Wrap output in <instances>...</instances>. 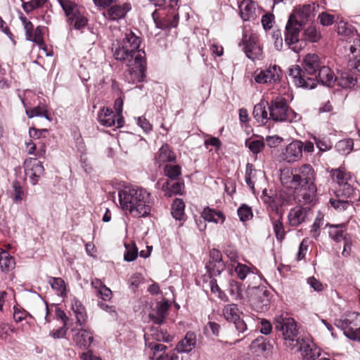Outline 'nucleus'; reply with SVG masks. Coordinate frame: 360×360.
<instances>
[{
  "label": "nucleus",
  "mask_w": 360,
  "mask_h": 360,
  "mask_svg": "<svg viewBox=\"0 0 360 360\" xmlns=\"http://www.w3.org/2000/svg\"><path fill=\"white\" fill-rule=\"evenodd\" d=\"M141 39L132 31L127 30L121 44L112 49L113 56L129 68V71L137 75L139 79L145 77L146 61L145 52L140 49Z\"/></svg>",
  "instance_id": "obj_1"
},
{
  "label": "nucleus",
  "mask_w": 360,
  "mask_h": 360,
  "mask_svg": "<svg viewBox=\"0 0 360 360\" xmlns=\"http://www.w3.org/2000/svg\"><path fill=\"white\" fill-rule=\"evenodd\" d=\"M274 327L276 330L282 331L284 344L290 349L301 352L306 359H315L320 355V349L313 342L298 337L297 324L294 319L283 314L276 316Z\"/></svg>",
  "instance_id": "obj_2"
},
{
  "label": "nucleus",
  "mask_w": 360,
  "mask_h": 360,
  "mask_svg": "<svg viewBox=\"0 0 360 360\" xmlns=\"http://www.w3.org/2000/svg\"><path fill=\"white\" fill-rule=\"evenodd\" d=\"M121 207L134 217H144L150 212L151 195L146 189L126 186L118 191Z\"/></svg>",
  "instance_id": "obj_3"
},
{
  "label": "nucleus",
  "mask_w": 360,
  "mask_h": 360,
  "mask_svg": "<svg viewBox=\"0 0 360 360\" xmlns=\"http://www.w3.org/2000/svg\"><path fill=\"white\" fill-rule=\"evenodd\" d=\"M320 68L319 57L309 53L303 59L302 67L295 65L289 68V76L296 86L312 89L316 86V73Z\"/></svg>",
  "instance_id": "obj_4"
},
{
  "label": "nucleus",
  "mask_w": 360,
  "mask_h": 360,
  "mask_svg": "<svg viewBox=\"0 0 360 360\" xmlns=\"http://www.w3.org/2000/svg\"><path fill=\"white\" fill-rule=\"evenodd\" d=\"M315 172L311 165L304 164L292 169L281 170L280 181L285 187H296L302 184H315Z\"/></svg>",
  "instance_id": "obj_5"
},
{
  "label": "nucleus",
  "mask_w": 360,
  "mask_h": 360,
  "mask_svg": "<svg viewBox=\"0 0 360 360\" xmlns=\"http://www.w3.org/2000/svg\"><path fill=\"white\" fill-rule=\"evenodd\" d=\"M179 0H169L162 6L160 11L155 10L152 13L154 22L158 28L165 30L169 27H176L178 25L179 14L176 12L174 7ZM162 8V6L160 7Z\"/></svg>",
  "instance_id": "obj_6"
},
{
  "label": "nucleus",
  "mask_w": 360,
  "mask_h": 360,
  "mask_svg": "<svg viewBox=\"0 0 360 360\" xmlns=\"http://www.w3.org/2000/svg\"><path fill=\"white\" fill-rule=\"evenodd\" d=\"M330 176L333 182L338 187L335 191L336 197L350 198L354 193V188L352 185V176L344 167L333 169L330 171Z\"/></svg>",
  "instance_id": "obj_7"
},
{
  "label": "nucleus",
  "mask_w": 360,
  "mask_h": 360,
  "mask_svg": "<svg viewBox=\"0 0 360 360\" xmlns=\"http://www.w3.org/2000/svg\"><path fill=\"white\" fill-rule=\"evenodd\" d=\"M67 18V22L76 30L84 27L87 18L81 13L79 6L70 0H57Z\"/></svg>",
  "instance_id": "obj_8"
},
{
  "label": "nucleus",
  "mask_w": 360,
  "mask_h": 360,
  "mask_svg": "<svg viewBox=\"0 0 360 360\" xmlns=\"http://www.w3.org/2000/svg\"><path fill=\"white\" fill-rule=\"evenodd\" d=\"M335 325L341 328L349 339L360 341V313L349 312L343 319L337 321Z\"/></svg>",
  "instance_id": "obj_9"
},
{
  "label": "nucleus",
  "mask_w": 360,
  "mask_h": 360,
  "mask_svg": "<svg viewBox=\"0 0 360 360\" xmlns=\"http://www.w3.org/2000/svg\"><path fill=\"white\" fill-rule=\"evenodd\" d=\"M302 25L301 22L294 17H289L285 25V42L295 53H299L302 49V42L299 39Z\"/></svg>",
  "instance_id": "obj_10"
},
{
  "label": "nucleus",
  "mask_w": 360,
  "mask_h": 360,
  "mask_svg": "<svg viewBox=\"0 0 360 360\" xmlns=\"http://www.w3.org/2000/svg\"><path fill=\"white\" fill-rule=\"evenodd\" d=\"M242 44L246 56L252 60L262 58L263 51L259 44V37L255 33H243Z\"/></svg>",
  "instance_id": "obj_11"
},
{
  "label": "nucleus",
  "mask_w": 360,
  "mask_h": 360,
  "mask_svg": "<svg viewBox=\"0 0 360 360\" xmlns=\"http://www.w3.org/2000/svg\"><path fill=\"white\" fill-rule=\"evenodd\" d=\"M282 77V70L276 65L257 70L255 72V81L258 84H274L280 82Z\"/></svg>",
  "instance_id": "obj_12"
},
{
  "label": "nucleus",
  "mask_w": 360,
  "mask_h": 360,
  "mask_svg": "<svg viewBox=\"0 0 360 360\" xmlns=\"http://www.w3.org/2000/svg\"><path fill=\"white\" fill-rule=\"evenodd\" d=\"M270 293L264 288H254L251 292L250 302L252 307L258 312L268 310L270 305Z\"/></svg>",
  "instance_id": "obj_13"
},
{
  "label": "nucleus",
  "mask_w": 360,
  "mask_h": 360,
  "mask_svg": "<svg viewBox=\"0 0 360 360\" xmlns=\"http://www.w3.org/2000/svg\"><path fill=\"white\" fill-rule=\"evenodd\" d=\"M295 190V198L299 203L307 205L313 202L316 196L315 184H302L296 187H288Z\"/></svg>",
  "instance_id": "obj_14"
},
{
  "label": "nucleus",
  "mask_w": 360,
  "mask_h": 360,
  "mask_svg": "<svg viewBox=\"0 0 360 360\" xmlns=\"http://www.w3.org/2000/svg\"><path fill=\"white\" fill-rule=\"evenodd\" d=\"M160 186L164 194L167 197H172L176 195H183L184 193V181L182 179L177 180H164L160 179L157 184Z\"/></svg>",
  "instance_id": "obj_15"
},
{
  "label": "nucleus",
  "mask_w": 360,
  "mask_h": 360,
  "mask_svg": "<svg viewBox=\"0 0 360 360\" xmlns=\"http://www.w3.org/2000/svg\"><path fill=\"white\" fill-rule=\"evenodd\" d=\"M24 167L25 175L30 179V183L32 185L37 184L44 173L42 163L36 158H30L25 160Z\"/></svg>",
  "instance_id": "obj_16"
},
{
  "label": "nucleus",
  "mask_w": 360,
  "mask_h": 360,
  "mask_svg": "<svg viewBox=\"0 0 360 360\" xmlns=\"http://www.w3.org/2000/svg\"><path fill=\"white\" fill-rule=\"evenodd\" d=\"M98 119L101 124L106 127L120 128L124 124L122 116L115 115L109 108H103L98 112Z\"/></svg>",
  "instance_id": "obj_17"
},
{
  "label": "nucleus",
  "mask_w": 360,
  "mask_h": 360,
  "mask_svg": "<svg viewBox=\"0 0 360 360\" xmlns=\"http://www.w3.org/2000/svg\"><path fill=\"white\" fill-rule=\"evenodd\" d=\"M302 151L303 142L298 140L293 141L283 149L281 158L287 162H295L302 158Z\"/></svg>",
  "instance_id": "obj_18"
},
{
  "label": "nucleus",
  "mask_w": 360,
  "mask_h": 360,
  "mask_svg": "<svg viewBox=\"0 0 360 360\" xmlns=\"http://www.w3.org/2000/svg\"><path fill=\"white\" fill-rule=\"evenodd\" d=\"M288 105L285 98L276 97L269 106V117L276 122H283Z\"/></svg>",
  "instance_id": "obj_19"
},
{
  "label": "nucleus",
  "mask_w": 360,
  "mask_h": 360,
  "mask_svg": "<svg viewBox=\"0 0 360 360\" xmlns=\"http://www.w3.org/2000/svg\"><path fill=\"white\" fill-rule=\"evenodd\" d=\"M239 9L244 21L253 20L262 13L257 4L252 0H243L239 4Z\"/></svg>",
  "instance_id": "obj_20"
},
{
  "label": "nucleus",
  "mask_w": 360,
  "mask_h": 360,
  "mask_svg": "<svg viewBox=\"0 0 360 360\" xmlns=\"http://www.w3.org/2000/svg\"><path fill=\"white\" fill-rule=\"evenodd\" d=\"M337 32L338 34L344 37L346 41H349V42L352 41L353 44L359 45L360 44V37L356 29L348 22L340 20L338 23Z\"/></svg>",
  "instance_id": "obj_21"
},
{
  "label": "nucleus",
  "mask_w": 360,
  "mask_h": 360,
  "mask_svg": "<svg viewBox=\"0 0 360 360\" xmlns=\"http://www.w3.org/2000/svg\"><path fill=\"white\" fill-rule=\"evenodd\" d=\"M145 335L146 345L150 349V358L152 360H171L169 356L166 353L167 346L155 342H150Z\"/></svg>",
  "instance_id": "obj_22"
},
{
  "label": "nucleus",
  "mask_w": 360,
  "mask_h": 360,
  "mask_svg": "<svg viewBox=\"0 0 360 360\" xmlns=\"http://www.w3.org/2000/svg\"><path fill=\"white\" fill-rule=\"evenodd\" d=\"M94 340L93 333L90 330L81 328L73 335V341L76 345L82 349H88Z\"/></svg>",
  "instance_id": "obj_23"
},
{
  "label": "nucleus",
  "mask_w": 360,
  "mask_h": 360,
  "mask_svg": "<svg viewBox=\"0 0 360 360\" xmlns=\"http://www.w3.org/2000/svg\"><path fill=\"white\" fill-rule=\"evenodd\" d=\"M170 307L167 300L162 302H158L156 304V311L155 313H150L149 314V319L157 325H161L164 323L167 314L168 310Z\"/></svg>",
  "instance_id": "obj_24"
},
{
  "label": "nucleus",
  "mask_w": 360,
  "mask_h": 360,
  "mask_svg": "<svg viewBox=\"0 0 360 360\" xmlns=\"http://www.w3.org/2000/svg\"><path fill=\"white\" fill-rule=\"evenodd\" d=\"M357 74H354V71H349L348 68L341 72H338V76L336 77L335 82L345 89L353 87L357 81Z\"/></svg>",
  "instance_id": "obj_25"
},
{
  "label": "nucleus",
  "mask_w": 360,
  "mask_h": 360,
  "mask_svg": "<svg viewBox=\"0 0 360 360\" xmlns=\"http://www.w3.org/2000/svg\"><path fill=\"white\" fill-rule=\"evenodd\" d=\"M269 104L267 101L262 100L259 103L255 105L252 115L254 118L259 124H264L271 118L269 117Z\"/></svg>",
  "instance_id": "obj_26"
},
{
  "label": "nucleus",
  "mask_w": 360,
  "mask_h": 360,
  "mask_svg": "<svg viewBox=\"0 0 360 360\" xmlns=\"http://www.w3.org/2000/svg\"><path fill=\"white\" fill-rule=\"evenodd\" d=\"M316 73V84L318 82L327 86H332L335 82L336 77L333 71L327 66H321Z\"/></svg>",
  "instance_id": "obj_27"
},
{
  "label": "nucleus",
  "mask_w": 360,
  "mask_h": 360,
  "mask_svg": "<svg viewBox=\"0 0 360 360\" xmlns=\"http://www.w3.org/2000/svg\"><path fill=\"white\" fill-rule=\"evenodd\" d=\"M196 344V335L193 332H188L184 338L176 345V350L178 353H188Z\"/></svg>",
  "instance_id": "obj_28"
},
{
  "label": "nucleus",
  "mask_w": 360,
  "mask_h": 360,
  "mask_svg": "<svg viewBox=\"0 0 360 360\" xmlns=\"http://www.w3.org/2000/svg\"><path fill=\"white\" fill-rule=\"evenodd\" d=\"M307 212L306 208L302 207H295L291 209L288 215L289 224L292 226H297L301 224L305 220Z\"/></svg>",
  "instance_id": "obj_29"
},
{
  "label": "nucleus",
  "mask_w": 360,
  "mask_h": 360,
  "mask_svg": "<svg viewBox=\"0 0 360 360\" xmlns=\"http://www.w3.org/2000/svg\"><path fill=\"white\" fill-rule=\"evenodd\" d=\"M314 8L311 5H303L295 8L293 13L290 17H294L297 20L301 22V25L309 20L314 15Z\"/></svg>",
  "instance_id": "obj_30"
},
{
  "label": "nucleus",
  "mask_w": 360,
  "mask_h": 360,
  "mask_svg": "<svg viewBox=\"0 0 360 360\" xmlns=\"http://www.w3.org/2000/svg\"><path fill=\"white\" fill-rule=\"evenodd\" d=\"M351 53L354 55L353 58L348 61L347 68L349 71H354V74L360 75V44H352L349 46Z\"/></svg>",
  "instance_id": "obj_31"
},
{
  "label": "nucleus",
  "mask_w": 360,
  "mask_h": 360,
  "mask_svg": "<svg viewBox=\"0 0 360 360\" xmlns=\"http://www.w3.org/2000/svg\"><path fill=\"white\" fill-rule=\"evenodd\" d=\"M72 310L75 316L77 323L79 326H82L86 323L87 314L85 307L82 302L77 298L74 297L71 300Z\"/></svg>",
  "instance_id": "obj_32"
},
{
  "label": "nucleus",
  "mask_w": 360,
  "mask_h": 360,
  "mask_svg": "<svg viewBox=\"0 0 360 360\" xmlns=\"http://www.w3.org/2000/svg\"><path fill=\"white\" fill-rule=\"evenodd\" d=\"M155 159L159 166H161L163 163L174 162L176 160V155L168 144H165L160 148Z\"/></svg>",
  "instance_id": "obj_33"
},
{
  "label": "nucleus",
  "mask_w": 360,
  "mask_h": 360,
  "mask_svg": "<svg viewBox=\"0 0 360 360\" xmlns=\"http://www.w3.org/2000/svg\"><path fill=\"white\" fill-rule=\"evenodd\" d=\"M130 7L128 4L115 5L108 10V18L111 20H119L123 18L129 11Z\"/></svg>",
  "instance_id": "obj_34"
},
{
  "label": "nucleus",
  "mask_w": 360,
  "mask_h": 360,
  "mask_svg": "<svg viewBox=\"0 0 360 360\" xmlns=\"http://www.w3.org/2000/svg\"><path fill=\"white\" fill-rule=\"evenodd\" d=\"M250 349L255 353H263L270 351L272 345L266 338L259 336L252 342Z\"/></svg>",
  "instance_id": "obj_35"
},
{
  "label": "nucleus",
  "mask_w": 360,
  "mask_h": 360,
  "mask_svg": "<svg viewBox=\"0 0 360 360\" xmlns=\"http://www.w3.org/2000/svg\"><path fill=\"white\" fill-rule=\"evenodd\" d=\"M202 218L209 222L220 223L223 224L225 220V216L220 211H216L215 210L210 207H206L202 212Z\"/></svg>",
  "instance_id": "obj_36"
},
{
  "label": "nucleus",
  "mask_w": 360,
  "mask_h": 360,
  "mask_svg": "<svg viewBox=\"0 0 360 360\" xmlns=\"http://www.w3.org/2000/svg\"><path fill=\"white\" fill-rule=\"evenodd\" d=\"M266 189H264L262 193V199L263 202L269 205L273 210H275L277 213L279 212V207L285 205V200H281V195H276L275 198L267 195Z\"/></svg>",
  "instance_id": "obj_37"
},
{
  "label": "nucleus",
  "mask_w": 360,
  "mask_h": 360,
  "mask_svg": "<svg viewBox=\"0 0 360 360\" xmlns=\"http://www.w3.org/2000/svg\"><path fill=\"white\" fill-rule=\"evenodd\" d=\"M185 204L182 199L175 198L172 204L171 214L179 221L184 219L185 215Z\"/></svg>",
  "instance_id": "obj_38"
},
{
  "label": "nucleus",
  "mask_w": 360,
  "mask_h": 360,
  "mask_svg": "<svg viewBox=\"0 0 360 360\" xmlns=\"http://www.w3.org/2000/svg\"><path fill=\"white\" fill-rule=\"evenodd\" d=\"M223 315L225 319L230 322H234L240 316V311L236 304H229L224 306Z\"/></svg>",
  "instance_id": "obj_39"
},
{
  "label": "nucleus",
  "mask_w": 360,
  "mask_h": 360,
  "mask_svg": "<svg viewBox=\"0 0 360 360\" xmlns=\"http://www.w3.org/2000/svg\"><path fill=\"white\" fill-rule=\"evenodd\" d=\"M320 39L321 34L316 27L314 26H309L304 29L301 41L302 42V44H304L303 41L314 43L317 42Z\"/></svg>",
  "instance_id": "obj_40"
},
{
  "label": "nucleus",
  "mask_w": 360,
  "mask_h": 360,
  "mask_svg": "<svg viewBox=\"0 0 360 360\" xmlns=\"http://www.w3.org/2000/svg\"><path fill=\"white\" fill-rule=\"evenodd\" d=\"M49 283L58 295L63 297L66 296V286L63 279L61 278L50 277Z\"/></svg>",
  "instance_id": "obj_41"
},
{
  "label": "nucleus",
  "mask_w": 360,
  "mask_h": 360,
  "mask_svg": "<svg viewBox=\"0 0 360 360\" xmlns=\"http://www.w3.org/2000/svg\"><path fill=\"white\" fill-rule=\"evenodd\" d=\"M345 231V225L343 224L337 225H330L329 236L335 242H340L345 240L344 233Z\"/></svg>",
  "instance_id": "obj_42"
},
{
  "label": "nucleus",
  "mask_w": 360,
  "mask_h": 360,
  "mask_svg": "<svg viewBox=\"0 0 360 360\" xmlns=\"http://www.w3.org/2000/svg\"><path fill=\"white\" fill-rule=\"evenodd\" d=\"M21 1L23 11L28 14L34 10L43 8L49 0H30L29 1L21 0Z\"/></svg>",
  "instance_id": "obj_43"
},
{
  "label": "nucleus",
  "mask_w": 360,
  "mask_h": 360,
  "mask_svg": "<svg viewBox=\"0 0 360 360\" xmlns=\"http://www.w3.org/2000/svg\"><path fill=\"white\" fill-rule=\"evenodd\" d=\"M165 175L167 177L166 180L180 179L181 174V168L179 165L167 164L164 167Z\"/></svg>",
  "instance_id": "obj_44"
},
{
  "label": "nucleus",
  "mask_w": 360,
  "mask_h": 360,
  "mask_svg": "<svg viewBox=\"0 0 360 360\" xmlns=\"http://www.w3.org/2000/svg\"><path fill=\"white\" fill-rule=\"evenodd\" d=\"M312 139L321 152L329 150L333 147L331 141L326 136H314Z\"/></svg>",
  "instance_id": "obj_45"
},
{
  "label": "nucleus",
  "mask_w": 360,
  "mask_h": 360,
  "mask_svg": "<svg viewBox=\"0 0 360 360\" xmlns=\"http://www.w3.org/2000/svg\"><path fill=\"white\" fill-rule=\"evenodd\" d=\"M15 266L14 259L6 252L0 255V268L3 271H9Z\"/></svg>",
  "instance_id": "obj_46"
},
{
  "label": "nucleus",
  "mask_w": 360,
  "mask_h": 360,
  "mask_svg": "<svg viewBox=\"0 0 360 360\" xmlns=\"http://www.w3.org/2000/svg\"><path fill=\"white\" fill-rule=\"evenodd\" d=\"M207 271L209 275V278H214L224 271L225 265L224 262H208L206 264Z\"/></svg>",
  "instance_id": "obj_47"
},
{
  "label": "nucleus",
  "mask_w": 360,
  "mask_h": 360,
  "mask_svg": "<svg viewBox=\"0 0 360 360\" xmlns=\"http://www.w3.org/2000/svg\"><path fill=\"white\" fill-rule=\"evenodd\" d=\"M354 147L353 140L351 139H345L339 141L336 145V150L342 155H346L349 153Z\"/></svg>",
  "instance_id": "obj_48"
},
{
  "label": "nucleus",
  "mask_w": 360,
  "mask_h": 360,
  "mask_svg": "<svg viewBox=\"0 0 360 360\" xmlns=\"http://www.w3.org/2000/svg\"><path fill=\"white\" fill-rule=\"evenodd\" d=\"M125 252L124 253V259L126 262H133L138 256V248L135 243L124 244Z\"/></svg>",
  "instance_id": "obj_49"
},
{
  "label": "nucleus",
  "mask_w": 360,
  "mask_h": 360,
  "mask_svg": "<svg viewBox=\"0 0 360 360\" xmlns=\"http://www.w3.org/2000/svg\"><path fill=\"white\" fill-rule=\"evenodd\" d=\"M282 217L273 221V229L277 240L282 242L285 236V231L281 221Z\"/></svg>",
  "instance_id": "obj_50"
},
{
  "label": "nucleus",
  "mask_w": 360,
  "mask_h": 360,
  "mask_svg": "<svg viewBox=\"0 0 360 360\" xmlns=\"http://www.w3.org/2000/svg\"><path fill=\"white\" fill-rule=\"evenodd\" d=\"M152 338L156 341L160 342L163 341L165 342H169L172 340V337L167 334L166 331H163L162 330H159L158 328H152L151 334Z\"/></svg>",
  "instance_id": "obj_51"
},
{
  "label": "nucleus",
  "mask_w": 360,
  "mask_h": 360,
  "mask_svg": "<svg viewBox=\"0 0 360 360\" xmlns=\"http://www.w3.org/2000/svg\"><path fill=\"white\" fill-rule=\"evenodd\" d=\"M255 169L252 164L248 163L245 171V183L255 193V181L253 179L255 175Z\"/></svg>",
  "instance_id": "obj_52"
},
{
  "label": "nucleus",
  "mask_w": 360,
  "mask_h": 360,
  "mask_svg": "<svg viewBox=\"0 0 360 360\" xmlns=\"http://www.w3.org/2000/svg\"><path fill=\"white\" fill-rule=\"evenodd\" d=\"M245 145L255 154L259 153L264 146L262 139L247 140Z\"/></svg>",
  "instance_id": "obj_53"
},
{
  "label": "nucleus",
  "mask_w": 360,
  "mask_h": 360,
  "mask_svg": "<svg viewBox=\"0 0 360 360\" xmlns=\"http://www.w3.org/2000/svg\"><path fill=\"white\" fill-rule=\"evenodd\" d=\"M29 41L35 42L37 44H42L43 43V28L37 26L34 32L30 34V37L26 38Z\"/></svg>",
  "instance_id": "obj_54"
},
{
  "label": "nucleus",
  "mask_w": 360,
  "mask_h": 360,
  "mask_svg": "<svg viewBox=\"0 0 360 360\" xmlns=\"http://www.w3.org/2000/svg\"><path fill=\"white\" fill-rule=\"evenodd\" d=\"M238 215L242 221L249 220L252 217L251 208L245 205H241L238 209Z\"/></svg>",
  "instance_id": "obj_55"
},
{
  "label": "nucleus",
  "mask_w": 360,
  "mask_h": 360,
  "mask_svg": "<svg viewBox=\"0 0 360 360\" xmlns=\"http://www.w3.org/2000/svg\"><path fill=\"white\" fill-rule=\"evenodd\" d=\"M235 271L238 277L241 280H244L248 274L252 273L250 267L240 263H238L236 266H235Z\"/></svg>",
  "instance_id": "obj_56"
},
{
  "label": "nucleus",
  "mask_w": 360,
  "mask_h": 360,
  "mask_svg": "<svg viewBox=\"0 0 360 360\" xmlns=\"http://www.w3.org/2000/svg\"><path fill=\"white\" fill-rule=\"evenodd\" d=\"M261 22L265 30H270L274 23V15L270 13L263 15Z\"/></svg>",
  "instance_id": "obj_57"
},
{
  "label": "nucleus",
  "mask_w": 360,
  "mask_h": 360,
  "mask_svg": "<svg viewBox=\"0 0 360 360\" xmlns=\"http://www.w3.org/2000/svg\"><path fill=\"white\" fill-rule=\"evenodd\" d=\"M284 118L283 122H297L301 120L302 116L288 106Z\"/></svg>",
  "instance_id": "obj_58"
},
{
  "label": "nucleus",
  "mask_w": 360,
  "mask_h": 360,
  "mask_svg": "<svg viewBox=\"0 0 360 360\" xmlns=\"http://www.w3.org/2000/svg\"><path fill=\"white\" fill-rule=\"evenodd\" d=\"M271 37L274 40V47L276 48V49L278 51L281 50V49L283 48V43L281 30H274L271 34Z\"/></svg>",
  "instance_id": "obj_59"
},
{
  "label": "nucleus",
  "mask_w": 360,
  "mask_h": 360,
  "mask_svg": "<svg viewBox=\"0 0 360 360\" xmlns=\"http://www.w3.org/2000/svg\"><path fill=\"white\" fill-rule=\"evenodd\" d=\"M12 186L14 191L13 200L15 201H21L23 199L24 192L20 182L14 181Z\"/></svg>",
  "instance_id": "obj_60"
},
{
  "label": "nucleus",
  "mask_w": 360,
  "mask_h": 360,
  "mask_svg": "<svg viewBox=\"0 0 360 360\" xmlns=\"http://www.w3.org/2000/svg\"><path fill=\"white\" fill-rule=\"evenodd\" d=\"M320 23L323 26L331 25L334 22V15L328 13L323 12L319 15L318 17Z\"/></svg>",
  "instance_id": "obj_61"
},
{
  "label": "nucleus",
  "mask_w": 360,
  "mask_h": 360,
  "mask_svg": "<svg viewBox=\"0 0 360 360\" xmlns=\"http://www.w3.org/2000/svg\"><path fill=\"white\" fill-rule=\"evenodd\" d=\"M330 202L335 210H338L340 211L345 210L349 205L348 200L340 199H330Z\"/></svg>",
  "instance_id": "obj_62"
},
{
  "label": "nucleus",
  "mask_w": 360,
  "mask_h": 360,
  "mask_svg": "<svg viewBox=\"0 0 360 360\" xmlns=\"http://www.w3.org/2000/svg\"><path fill=\"white\" fill-rule=\"evenodd\" d=\"M13 310V319L15 322H20L25 319L27 316H30L27 311L17 307H14Z\"/></svg>",
  "instance_id": "obj_63"
},
{
  "label": "nucleus",
  "mask_w": 360,
  "mask_h": 360,
  "mask_svg": "<svg viewBox=\"0 0 360 360\" xmlns=\"http://www.w3.org/2000/svg\"><path fill=\"white\" fill-rule=\"evenodd\" d=\"M136 124L146 133L152 130V124L145 117H139Z\"/></svg>",
  "instance_id": "obj_64"
}]
</instances>
